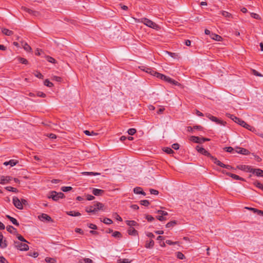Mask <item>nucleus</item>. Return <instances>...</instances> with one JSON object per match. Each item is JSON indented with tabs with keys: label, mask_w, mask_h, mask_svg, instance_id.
Masks as SVG:
<instances>
[{
	"label": "nucleus",
	"mask_w": 263,
	"mask_h": 263,
	"mask_svg": "<svg viewBox=\"0 0 263 263\" xmlns=\"http://www.w3.org/2000/svg\"><path fill=\"white\" fill-rule=\"evenodd\" d=\"M136 22H140L145 24L146 26L153 28L156 30H159L160 29V27L153 22L151 20L147 18H142L141 19H135Z\"/></svg>",
	"instance_id": "obj_1"
},
{
	"label": "nucleus",
	"mask_w": 263,
	"mask_h": 263,
	"mask_svg": "<svg viewBox=\"0 0 263 263\" xmlns=\"http://www.w3.org/2000/svg\"><path fill=\"white\" fill-rule=\"evenodd\" d=\"M64 196V195L62 192H57L55 191H52L51 192L49 198H52L54 201H57L60 199L63 198Z\"/></svg>",
	"instance_id": "obj_2"
},
{
	"label": "nucleus",
	"mask_w": 263,
	"mask_h": 263,
	"mask_svg": "<svg viewBox=\"0 0 263 263\" xmlns=\"http://www.w3.org/2000/svg\"><path fill=\"white\" fill-rule=\"evenodd\" d=\"M190 140L196 143H202L205 141H209L210 140V139L196 136H191L190 138Z\"/></svg>",
	"instance_id": "obj_3"
},
{
	"label": "nucleus",
	"mask_w": 263,
	"mask_h": 263,
	"mask_svg": "<svg viewBox=\"0 0 263 263\" xmlns=\"http://www.w3.org/2000/svg\"><path fill=\"white\" fill-rule=\"evenodd\" d=\"M16 247L21 251H27L29 250V246L26 244L22 242H15Z\"/></svg>",
	"instance_id": "obj_4"
},
{
	"label": "nucleus",
	"mask_w": 263,
	"mask_h": 263,
	"mask_svg": "<svg viewBox=\"0 0 263 263\" xmlns=\"http://www.w3.org/2000/svg\"><path fill=\"white\" fill-rule=\"evenodd\" d=\"M13 203L14 205L18 209L22 210L23 209V206L22 205V202L17 197H13Z\"/></svg>",
	"instance_id": "obj_5"
},
{
	"label": "nucleus",
	"mask_w": 263,
	"mask_h": 263,
	"mask_svg": "<svg viewBox=\"0 0 263 263\" xmlns=\"http://www.w3.org/2000/svg\"><path fill=\"white\" fill-rule=\"evenodd\" d=\"M22 10H24V11H26L28 12L29 14H31L35 16H37L40 15V13L39 12L35 10H31L30 9L27 8L25 7H22L21 8Z\"/></svg>",
	"instance_id": "obj_6"
},
{
	"label": "nucleus",
	"mask_w": 263,
	"mask_h": 263,
	"mask_svg": "<svg viewBox=\"0 0 263 263\" xmlns=\"http://www.w3.org/2000/svg\"><path fill=\"white\" fill-rule=\"evenodd\" d=\"M228 117L231 118L233 121H234L235 123H237L239 125L242 126V124L241 122H244L245 121L241 120L240 119L234 116L233 115H231L230 114H227Z\"/></svg>",
	"instance_id": "obj_7"
},
{
	"label": "nucleus",
	"mask_w": 263,
	"mask_h": 263,
	"mask_svg": "<svg viewBox=\"0 0 263 263\" xmlns=\"http://www.w3.org/2000/svg\"><path fill=\"white\" fill-rule=\"evenodd\" d=\"M196 149L200 153L210 158V156H212L207 151H206L204 148L200 147L199 146H197L196 147Z\"/></svg>",
	"instance_id": "obj_8"
},
{
	"label": "nucleus",
	"mask_w": 263,
	"mask_h": 263,
	"mask_svg": "<svg viewBox=\"0 0 263 263\" xmlns=\"http://www.w3.org/2000/svg\"><path fill=\"white\" fill-rule=\"evenodd\" d=\"M11 179L12 178L10 176H0V183L3 184H6L9 182Z\"/></svg>",
	"instance_id": "obj_9"
},
{
	"label": "nucleus",
	"mask_w": 263,
	"mask_h": 263,
	"mask_svg": "<svg viewBox=\"0 0 263 263\" xmlns=\"http://www.w3.org/2000/svg\"><path fill=\"white\" fill-rule=\"evenodd\" d=\"M237 168L239 170L247 172H250L251 173L252 168L251 167V166L249 165H239L237 166Z\"/></svg>",
	"instance_id": "obj_10"
},
{
	"label": "nucleus",
	"mask_w": 263,
	"mask_h": 263,
	"mask_svg": "<svg viewBox=\"0 0 263 263\" xmlns=\"http://www.w3.org/2000/svg\"><path fill=\"white\" fill-rule=\"evenodd\" d=\"M157 78H158L160 79H161V80H163L165 81H166L168 83H171L172 82V80H173L172 78H171L168 77H167L166 76H164L161 73L157 74Z\"/></svg>",
	"instance_id": "obj_11"
},
{
	"label": "nucleus",
	"mask_w": 263,
	"mask_h": 263,
	"mask_svg": "<svg viewBox=\"0 0 263 263\" xmlns=\"http://www.w3.org/2000/svg\"><path fill=\"white\" fill-rule=\"evenodd\" d=\"M157 78H158L160 79H161V80H163L165 81H166L168 83H171L172 82V80H173L172 78H171L168 77H167L166 76H164L161 73L157 74Z\"/></svg>",
	"instance_id": "obj_12"
},
{
	"label": "nucleus",
	"mask_w": 263,
	"mask_h": 263,
	"mask_svg": "<svg viewBox=\"0 0 263 263\" xmlns=\"http://www.w3.org/2000/svg\"><path fill=\"white\" fill-rule=\"evenodd\" d=\"M94 209L96 210V212H97L99 210H104V205L99 202H96L93 205Z\"/></svg>",
	"instance_id": "obj_13"
},
{
	"label": "nucleus",
	"mask_w": 263,
	"mask_h": 263,
	"mask_svg": "<svg viewBox=\"0 0 263 263\" xmlns=\"http://www.w3.org/2000/svg\"><path fill=\"white\" fill-rule=\"evenodd\" d=\"M222 173L224 174H226L227 175L232 177V178H233L235 180H242V181L244 180L243 178L239 177V176H238L237 175L233 174L228 173V172H226L225 171H222Z\"/></svg>",
	"instance_id": "obj_14"
},
{
	"label": "nucleus",
	"mask_w": 263,
	"mask_h": 263,
	"mask_svg": "<svg viewBox=\"0 0 263 263\" xmlns=\"http://www.w3.org/2000/svg\"><path fill=\"white\" fill-rule=\"evenodd\" d=\"M38 218L40 220H41L42 221H44L45 220L50 221L52 220L51 218L49 216H48V215H47L46 214H42L39 215L38 216Z\"/></svg>",
	"instance_id": "obj_15"
},
{
	"label": "nucleus",
	"mask_w": 263,
	"mask_h": 263,
	"mask_svg": "<svg viewBox=\"0 0 263 263\" xmlns=\"http://www.w3.org/2000/svg\"><path fill=\"white\" fill-rule=\"evenodd\" d=\"M251 173L258 177H263V170L259 168H252Z\"/></svg>",
	"instance_id": "obj_16"
},
{
	"label": "nucleus",
	"mask_w": 263,
	"mask_h": 263,
	"mask_svg": "<svg viewBox=\"0 0 263 263\" xmlns=\"http://www.w3.org/2000/svg\"><path fill=\"white\" fill-rule=\"evenodd\" d=\"M236 152L238 154H241L245 155H247L250 154V152L248 150H247L246 148H241V147L237 148V149L236 150Z\"/></svg>",
	"instance_id": "obj_17"
},
{
	"label": "nucleus",
	"mask_w": 263,
	"mask_h": 263,
	"mask_svg": "<svg viewBox=\"0 0 263 263\" xmlns=\"http://www.w3.org/2000/svg\"><path fill=\"white\" fill-rule=\"evenodd\" d=\"M141 70L145 71L146 72L149 73L150 74L156 77H157V74L160 73L149 68H141Z\"/></svg>",
	"instance_id": "obj_18"
},
{
	"label": "nucleus",
	"mask_w": 263,
	"mask_h": 263,
	"mask_svg": "<svg viewBox=\"0 0 263 263\" xmlns=\"http://www.w3.org/2000/svg\"><path fill=\"white\" fill-rule=\"evenodd\" d=\"M134 193L135 194H141L143 196L146 195V193L143 191L142 189L140 187H136L134 188Z\"/></svg>",
	"instance_id": "obj_19"
},
{
	"label": "nucleus",
	"mask_w": 263,
	"mask_h": 263,
	"mask_svg": "<svg viewBox=\"0 0 263 263\" xmlns=\"http://www.w3.org/2000/svg\"><path fill=\"white\" fill-rule=\"evenodd\" d=\"M210 158L213 161V162L217 165H219L222 167L225 166V164L221 162L219 160H217V158L213 157V156H210Z\"/></svg>",
	"instance_id": "obj_20"
},
{
	"label": "nucleus",
	"mask_w": 263,
	"mask_h": 263,
	"mask_svg": "<svg viewBox=\"0 0 263 263\" xmlns=\"http://www.w3.org/2000/svg\"><path fill=\"white\" fill-rule=\"evenodd\" d=\"M209 35L210 37L214 40L217 41H220L222 40V37L218 34H207Z\"/></svg>",
	"instance_id": "obj_21"
},
{
	"label": "nucleus",
	"mask_w": 263,
	"mask_h": 263,
	"mask_svg": "<svg viewBox=\"0 0 263 263\" xmlns=\"http://www.w3.org/2000/svg\"><path fill=\"white\" fill-rule=\"evenodd\" d=\"M21 45L23 47L24 50H25L26 51H31L32 49L30 47L29 45H28V44L26 42H24L23 41H21Z\"/></svg>",
	"instance_id": "obj_22"
},
{
	"label": "nucleus",
	"mask_w": 263,
	"mask_h": 263,
	"mask_svg": "<svg viewBox=\"0 0 263 263\" xmlns=\"http://www.w3.org/2000/svg\"><path fill=\"white\" fill-rule=\"evenodd\" d=\"M104 193V191L98 189H93L92 190V193L95 196H100Z\"/></svg>",
	"instance_id": "obj_23"
},
{
	"label": "nucleus",
	"mask_w": 263,
	"mask_h": 263,
	"mask_svg": "<svg viewBox=\"0 0 263 263\" xmlns=\"http://www.w3.org/2000/svg\"><path fill=\"white\" fill-rule=\"evenodd\" d=\"M210 120L213 122H216L217 124L224 125V122L218 119L217 118L213 116L212 117H211V119Z\"/></svg>",
	"instance_id": "obj_24"
},
{
	"label": "nucleus",
	"mask_w": 263,
	"mask_h": 263,
	"mask_svg": "<svg viewBox=\"0 0 263 263\" xmlns=\"http://www.w3.org/2000/svg\"><path fill=\"white\" fill-rule=\"evenodd\" d=\"M154 241L153 240L146 241L145 245V247L147 249L152 248L154 246Z\"/></svg>",
	"instance_id": "obj_25"
},
{
	"label": "nucleus",
	"mask_w": 263,
	"mask_h": 263,
	"mask_svg": "<svg viewBox=\"0 0 263 263\" xmlns=\"http://www.w3.org/2000/svg\"><path fill=\"white\" fill-rule=\"evenodd\" d=\"M128 233L129 235L133 236H137L138 234L137 231L133 228H130L128 230Z\"/></svg>",
	"instance_id": "obj_26"
},
{
	"label": "nucleus",
	"mask_w": 263,
	"mask_h": 263,
	"mask_svg": "<svg viewBox=\"0 0 263 263\" xmlns=\"http://www.w3.org/2000/svg\"><path fill=\"white\" fill-rule=\"evenodd\" d=\"M6 217L8 218L13 224L17 226L19 225L18 222L15 218L12 217L8 215H6Z\"/></svg>",
	"instance_id": "obj_27"
},
{
	"label": "nucleus",
	"mask_w": 263,
	"mask_h": 263,
	"mask_svg": "<svg viewBox=\"0 0 263 263\" xmlns=\"http://www.w3.org/2000/svg\"><path fill=\"white\" fill-rule=\"evenodd\" d=\"M85 211L87 213H96V210L94 209L93 205L87 206L85 209Z\"/></svg>",
	"instance_id": "obj_28"
},
{
	"label": "nucleus",
	"mask_w": 263,
	"mask_h": 263,
	"mask_svg": "<svg viewBox=\"0 0 263 263\" xmlns=\"http://www.w3.org/2000/svg\"><path fill=\"white\" fill-rule=\"evenodd\" d=\"M241 124H242V126L248 129V130L250 131H254V128L253 127L251 126L250 125L246 123L245 122H241Z\"/></svg>",
	"instance_id": "obj_29"
},
{
	"label": "nucleus",
	"mask_w": 263,
	"mask_h": 263,
	"mask_svg": "<svg viewBox=\"0 0 263 263\" xmlns=\"http://www.w3.org/2000/svg\"><path fill=\"white\" fill-rule=\"evenodd\" d=\"M16 163H17V162L16 161H15L14 160H11L9 161L5 162L4 163V164L6 166L10 165L11 166H13L15 165Z\"/></svg>",
	"instance_id": "obj_30"
},
{
	"label": "nucleus",
	"mask_w": 263,
	"mask_h": 263,
	"mask_svg": "<svg viewBox=\"0 0 263 263\" xmlns=\"http://www.w3.org/2000/svg\"><path fill=\"white\" fill-rule=\"evenodd\" d=\"M7 230L12 234H16L17 233L16 230L11 226L7 227Z\"/></svg>",
	"instance_id": "obj_31"
},
{
	"label": "nucleus",
	"mask_w": 263,
	"mask_h": 263,
	"mask_svg": "<svg viewBox=\"0 0 263 263\" xmlns=\"http://www.w3.org/2000/svg\"><path fill=\"white\" fill-rule=\"evenodd\" d=\"M79 263H92V260L90 258H86L80 259Z\"/></svg>",
	"instance_id": "obj_32"
},
{
	"label": "nucleus",
	"mask_w": 263,
	"mask_h": 263,
	"mask_svg": "<svg viewBox=\"0 0 263 263\" xmlns=\"http://www.w3.org/2000/svg\"><path fill=\"white\" fill-rule=\"evenodd\" d=\"M126 223L128 226L130 227L136 226L138 225L137 222L134 220H126Z\"/></svg>",
	"instance_id": "obj_33"
},
{
	"label": "nucleus",
	"mask_w": 263,
	"mask_h": 263,
	"mask_svg": "<svg viewBox=\"0 0 263 263\" xmlns=\"http://www.w3.org/2000/svg\"><path fill=\"white\" fill-rule=\"evenodd\" d=\"M67 214L71 216H79L81 215V214L78 212L76 211H69L68 212Z\"/></svg>",
	"instance_id": "obj_34"
},
{
	"label": "nucleus",
	"mask_w": 263,
	"mask_h": 263,
	"mask_svg": "<svg viewBox=\"0 0 263 263\" xmlns=\"http://www.w3.org/2000/svg\"><path fill=\"white\" fill-rule=\"evenodd\" d=\"M84 133H85V134L87 136H97L98 135V133H95L94 132L92 131V132H90L89 130H85L84 131Z\"/></svg>",
	"instance_id": "obj_35"
},
{
	"label": "nucleus",
	"mask_w": 263,
	"mask_h": 263,
	"mask_svg": "<svg viewBox=\"0 0 263 263\" xmlns=\"http://www.w3.org/2000/svg\"><path fill=\"white\" fill-rule=\"evenodd\" d=\"M82 174L84 175H93V176H98L100 175V174L99 173H95V172H82Z\"/></svg>",
	"instance_id": "obj_36"
},
{
	"label": "nucleus",
	"mask_w": 263,
	"mask_h": 263,
	"mask_svg": "<svg viewBox=\"0 0 263 263\" xmlns=\"http://www.w3.org/2000/svg\"><path fill=\"white\" fill-rule=\"evenodd\" d=\"M131 260L127 258L120 259L118 260V263H130Z\"/></svg>",
	"instance_id": "obj_37"
},
{
	"label": "nucleus",
	"mask_w": 263,
	"mask_h": 263,
	"mask_svg": "<svg viewBox=\"0 0 263 263\" xmlns=\"http://www.w3.org/2000/svg\"><path fill=\"white\" fill-rule=\"evenodd\" d=\"M45 261L48 263H56V260L52 258L46 257Z\"/></svg>",
	"instance_id": "obj_38"
},
{
	"label": "nucleus",
	"mask_w": 263,
	"mask_h": 263,
	"mask_svg": "<svg viewBox=\"0 0 263 263\" xmlns=\"http://www.w3.org/2000/svg\"><path fill=\"white\" fill-rule=\"evenodd\" d=\"M44 85L49 87H51L53 86V83L50 82L48 79L45 80Z\"/></svg>",
	"instance_id": "obj_39"
},
{
	"label": "nucleus",
	"mask_w": 263,
	"mask_h": 263,
	"mask_svg": "<svg viewBox=\"0 0 263 263\" xmlns=\"http://www.w3.org/2000/svg\"><path fill=\"white\" fill-rule=\"evenodd\" d=\"M176 224V221H172L166 224V228L173 227Z\"/></svg>",
	"instance_id": "obj_40"
},
{
	"label": "nucleus",
	"mask_w": 263,
	"mask_h": 263,
	"mask_svg": "<svg viewBox=\"0 0 263 263\" xmlns=\"http://www.w3.org/2000/svg\"><path fill=\"white\" fill-rule=\"evenodd\" d=\"M156 213L163 216H167L168 215V213L167 212L162 210H158Z\"/></svg>",
	"instance_id": "obj_41"
},
{
	"label": "nucleus",
	"mask_w": 263,
	"mask_h": 263,
	"mask_svg": "<svg viewBox=\"0 0 263 263\" xmlns=\"http://www.w3.org/2000/svg\"><path fill=\"white\" fill-rule=\"evenodd\" d=\"M101 221H103L104 223L107 224H111L112 222V221L110 219L108 218H105L103 219V220H101Z\"/></svg>",
	"instance_id": "obj_42"
},
{
	"label": "nucleus",
	"mask_w": 263,
	"mask_h": 263,
	"mask_svg": "<svg viewBox=\"0 0 263 263\" xmlns=\"http://www.w3.org/2000/svg\"><path fill=\"white\" fill-rule=\"evenodd\" d=\"M176 255L177 258L180 259H183L185 258L184 255L180 252H177L176 253Z\"/></svg>",
	"instance_id": "obj_43"
},
{
	"label": "nucleus",
	"mask_w": 263,
	"mask_h": 263,
	"mask_svg": "<svg viewBox=\"0 0 263 263\" xmlns=\"http://www.w3.org/2000/svg\"><path fill=\"white\" fill-rule=\"evenodd\" d=\"M254 184L258 188L263 191V185L260 182L256 181L254 183Z\"/></svg>",
	"instance_id": "obj_44"
},
{
	"label": "nucleus",
	"mask_w": 263,
	"mask_h": 263,
	"mask_svg": "<svg viewBox=\"0 0 263 263\" xmlns=\"http://www.w3.org/2000/svg\"><path fill=\"white\" fill-rule=\"evenodd\" d=\"M71 190L72 187L71 186H63L61 187V190L65 192L71 191Z\"/></svg>",
	"instance_id": "obj_45"
},
{
	"label": "nucleus",
	"mask_w": 263,
	"mask_h": 263,
	"mask_svg": "<svg viewBox=\"0 0 263 263\" xmlns=\"http://www.w3.org/2000/svg\"><path fill=\"white\" fill-rule=\"evenodd\" d=\"M7 191H11L12 192H17V190L16 188L11 186H7L5 188Z\"/></svg>",
	"instance_id": "obj_46"
},
{
	"label": "nucleus",
	"mask_w": 263,
	"mask_h": 263,
	"mask_svg": "<svg viewBox=\"0 0 263 263\" xmlns=\"http://www.w3.org/2000/svg\"><path fill=\"white\" fill-rule=\"evenodd\" d=\"M0 246L3 248H5L7 247L6 241L3 240V238L1 239L0 240Z\"/></svg>",
	"instance_id": "obj_47"
},
{
	"label": "nucleus",
	"mask_w": 263,
	"mask_h": 263,
	"mask_svg": "<svg viewBox=\"0 0 263 263\" xmlns=\"http://www.w3.org/2000/svg\"><path fill=\"white\" fill-rule=\"evenodd\" d=\"M18 60L20 61V62L22 63V64H28V61L26 59H24V58L20 57V58H18Z\"/></svg>",
	"instance_id": "obj_48"
},
{
	"label": "nucleus",
	"mask_w": 263,
	"mask_h": 263,
	"mask_svg": "<svg viewBox=\"0 0 263 263\" xmlns=\"http://www.w3.org/2000/svg\"><path fill=\"white\" fill-rule=\"evenodd\" d=\"M136 132V130L135 128H130L128 130L127 133L130 135H134Z\"/></svg>",
	"instance_id": "obj_49"
},
{
	"label": "nucleus",
	"mask_w": 263,
	"mask_h": 263,
	"mask_svg": "<svg viewBox=\"0 0 263 263\" xmlns=\"http://www.w3.org/2000/svg\"><path fill=\"white\" fill-rule=\"evenodd\" d=\"M46 59L49 62L51 63H54L55 62V60L52 57L47 56L46 57Z\"/></svg>",
	"instance_id": "obj_50"
},
{
	"label": "nucleus",
	"mask_w": 263,
	"mask_h": 263,
	"mask_svg": "<svg viewBox=\"0 0 263 263\" xmlns=\"http://www.w3.org/2000/svg\"><path fill=\"white\" fill-rule=\"evenodd\" d=\"M164 151L169 154H172L174 153L173 150H172V149H171V148H169V147L165 148V149H164Z\"/></svg>",
	"instance_id": "obj_51"
},
{
	"label": "nucleus",
	"mask_w": 263,
	"mask_h": 263,
	"mask_svg": "<svg viewBox=\"0 0 263 263\" xmlns=\"http://www.w3.org/2000/svg\"><path fill=\"white\" fill-rule=\"evenodd\" d=\"M141 204L144 206H148L149 204V202L147 200H143L141 201Z\"/></svg>",
	"instance_id": "obj_52"
},
{
	"label": "nucleus",
	"mask_w": 263,
	"mask_h": 263,
	"mask_svg": "<svg viewBox=\"0 0 263 263\" xmlns=\"http://www.w3.org/2000/svg\"><path fill=\"white\" fill-rule=\"evenodd\" d=\"M16 235H17V238H18V240H20V241H23V242H28L27 241V240H26V239H24V238L22 236H21V235L17 234H16Z\"/></svg>",
	"instance_id": "obj_53"
},
{
	"label": "nucleus",
	"mask_w": 263,
	"mask_h": 263,
	"mask_svg": "<svg viewBox=\"0 0 263 263\" xmlns=\"http://www.w3.org/2000/svg\"><path fill=\"white\" fill-rule=\"evenodd\" d=\"M34 76L40 79H43V76L41 73L40 72L36 71L35 73H34Z\"/></svg>",
	"instance_id": "obj_54"
},
{
	"label": "nucleus",
	"mask_w": 263,
	"mask_h": 263,
	"mask_svg": "<svg viewBox=\"0 0 263 263\" xmlns=\"http://www.w3.org/2000/svg\"><path fill=\"white\" fill-rule=\"evenodd\" d=\"M121 236V233L118 231L114 232L112 234V236H114L115 237H120Z\"/></svg>",
	"instance_id": "obj_55"
},
{
	"label": "nucleus",
	"mask_w": 263,
	"mask_h": 263,
	"mask_svg": "<svg viewBox=\"0 0 263 263\" xmlns=\"http://www.w3.org/2000/svg\"><path fill=\"white\" fill-rule=\"evenodd\" d=\"M156 217L160 221H165L166 220V218L163 216L159 215L157 216Z\"/></svg>",
	"instance_id": "obj_56"
},
{
	"label": "nucleus",
	"mask_w": 263,
	"mask_h": 263,
	"mask_svg": "<svg viewBox=\"0 0 263 263\" xmlns=\"http://www.w3.org/2000/svg\"><path fill=\"white\" fill-rule=\"evenodd\" d=\"M166 243L168 245H175V244H178L179 242L178 241L173 242L170 240H167L166 241Z\"/></svg>",
	"instance_id": "obj_57"
},
{
	"label": "nucleus",
	"mask_w": 263,
	"mask_h": 263,
	"mask_svg": "<svg viewBox=\"0 0 263 263\" xmlns=\"http://www.w3.org/2000/svg\"><path fill=\"white\" fill-rule=\"evenodd\" d=\"M227 152L229 153H232L234 151V149L233 147L229 146V147H226L224 148Z\"/></svg>",
	"instance_id": "obj_58"
},
{
	"label": "nucleus",
	"mask_w": 263,
	"mask_h": 263,
	"mask_svg": "<svg viewBox=\"0 0 263 263\" xmlns=\"http://www.w3.org/2000/svg\"><path fill=\"white\" fill-rule=\"evenodd\" d=\"M251 16L254 18H256L257 20L260 19L259 15L256 13H251Z\"/></svg>",
	"instance_id": "obj_59"
},
{
	"label": "nucleus",
	"mask_w": 263,
	"mask_h": 263,
	"mask_svg": "<svg viewBox=\"0 0 263 263\" xmlns=\"http://www.w3.org/2000/svg\"><path fill=\"white\" fill-rule=\"evenodd\" d=\"M222 15L226 17H230L231 15V14L230 13L226 11H223L222 12Z\"/></svg>",
	"instance_id": "obj_60"
},
{
	"label": "nucleus",
	"mask_w": 263,
	"mask_h": 263,
	"mask_svg": "<svg viewBox=\"0 0 263 263\" xmlns=\"http://www.w3.org/2000/svg\"><path fill=\"white\" fill-rule=\"evenodd\" d=\"M149 191L151 194L158 195L159 193V192L157 190L154 189H151Z\"/></svg>",
	"instance_id": "obj_61"
},
{
	"label": "nucleus",
	"mask_w": 263,
	"mask_h": 263,
	"mask_svg": "<svg viewBox=\"0 0 263 263\" xmlns=\"http://www.w3.org/2000/svg\"><path fill=\"white\" fill-rule=\"evenodd\" d=\"M146 219L148 221H153L154 218L153 216H152L151 215H147L146 216Z\"/></svg>",
	"instance_id": "obj_62"
},
{
	"label": "nucleus",
	"mask_w": 263,
	"mask_h": 263,
	"mask_svg": "<svg viewBox=\"0 0 263 263\" xmlns=\"http://www.w3.org/2000/svg\"><path fill=\"white\" fill-rule=\"evenodd\" d=\"M37 96L39 97H43V98H45L46 97L45 93H44L43 92H40V91H39L37 93Z\"/></svg>",
	"instance_id": "obj_63"
},
{
	"label": "nucleus",
	"mask_w": 263,
	"mask_h": 263,
	"mask_svg": "<svg viewBox=\"0 0 263 263\" xmlns=\"http://www.w3.org/2000/svg\"><path fill=\"white\" fill-rule=\"evenodd\" d=\"M0 262L1 263H7V260L4 257L0 256Z\"/></svg>",
	"instance_id": "obj_64"
}]
</instances>
